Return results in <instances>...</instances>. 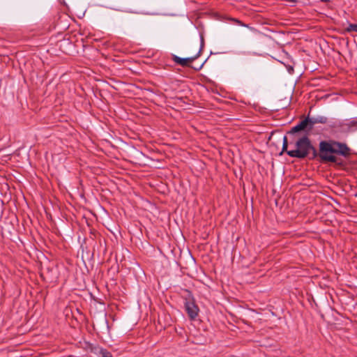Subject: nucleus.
Segmentation results:
<instances>
[{"label":"nucleus","mask_w":357,"mask_h":357,"mask_svg":"<svg viewBox=\"0 0 357 357\" xmlns=\"http://www.w3.org/2000/svg\"><path fill=\"white\" fill-rule=\"evenodd\" d=\"M334 153L347 156L350 154V149L345 144L337 142L321 141L319 143V156L321 160L337 162V158L333 155Z\"/></svg>","instance_id":"nucleus-1"},{"label":"nucleus","mask_w":357,"mask_h":357,"mask_svg":"<svg viewBox=\"0 0 357 357\" xmlns=\"http://www.w3.org/2000/svg\"><path fill=\"white\" fill-rule=\"evenodd\" d=\"M296 149L287 151V154L293 158H304L311 150L315 152L310 141L307 137L300 138L296 143Z\"/></svg>","instance_id":"nucleus-2"},{"label":"nucleus","mask_w":357,"mask_h":357,"mask_svg":"<svg viewBox=\"0 0 357 357\" xmlns=\"http://www.w3.org/2000/svg\"><path fill=\"white\" fill-rule=\"evenodd\" d=\"M314 119L310 117H307L305 119L301 121L298 125L291 128V132L295 133L301 130H306L307 132L311 131L315 123H312Z\"/></svg>","instance_id":"nucleus-3"},{"label":"nucleus","mask_w":357,"mask_h":357,"mask_svg":"<svg viewBox=\"0 0 357 357\" xmlns=\"http://www.w3.org/2000/svg\"><path fill=\"white\" fill-rule=\"evenodd\" d=\"M200 52H201V50L199 49L198 52L195 56H190L188 58H185V59L180 58L176 55H174L173 61L176 63L179 64L180 66H181L183 67L189 66L190 63L191 62H192L194 60H195L197 57L199 56Z\"/></svg>","instance_id":"nucleus-4"},{"label":"nucleus","mask_w":357,"mask_h":357,"mask_svg":"<svg viewBox=\"0 0 357 357\" xmlns=\"http://www.w3.org/2000/svg\"><path fill=\"white\" fill-rule=\"evenodd\" d=\"M185 310L190 319H195L199 312V308L192 301H188L185 303Z\"/></svg>","instance_id":"nucleus-5"},{"label":"nucleus","mask_w":357,"mask_h":357,"mask_svg":"<svg viewBox=\"0 0 357 357\" xmlns=\"http://www.w3.org/2000/svg\"><path fill=\"white\" fill-rule=\"evenodd\" d=\"M314 121L312 123H326L327 122V118L325 116H318V117H312Z\"/></svg>","instance_id":"nucleus-6"},{"label":"nucleus","mask_w":357,"mask_h":357,"mask_svg":"<svg viewBox=\"0 0 357 357\" xmlns=\"http://www.w3.org/2000/svg\"><path fill=\"white\" fill-rule=\"evenodd\" d=\"M346 31L348 32H357V24H351L347 28Z\"/></svg>","instance_id":"nucleus-7"},{"label":"nucleus","mask_w":357,"mask_h":357,"mask_svg":"<svg viewBox=\"0 0 357 357\" xmlns=\"http://www.w3.org/2000/svg\"><path fill=\"white\" fill-rule=\"evenodd\" d=\"M99 354L100 355H101L102 357H112V354L104 349H100L99 351Z\"/></svg>","instance_id":"nucleus-8"},{"label":"nucleus","mask_w":357,"mask_h":357,"mask_svg":"<svg viewBox=\"0 0 357 357\" xmlns=\"http://www.w3.org/2000/svg\"><path fill=\"white\" fill-rule=\"evenodd\" d=\"M287 146H288L287 138L286 136H284L283 138L282 151L287 152L288 151H287Z\"/></svg>","instance_id":"nucleus-9"},{"label":"nucleus","mask_w":357,"mask_h":357,"mask_svg":"<svg viewBox=\"0 0 357 357\" xmlns=\"http://www.w3.org/2000/svg\"><path fill=\"white\" fill-rule=\"evenodd\" d=\"M321 1H324V2H325V1H328V0H321Z\"/></svg>","instance_id":"nucleus-10"},{"label":"nucleus","mask_w":357,"mask_h":357,"mask_svg":"<svg viewBox=\"0 0 357 357\" xmlns=\"http://www.w3.org/2000/svg\"><path fill=\"white\" fill-rule=\"evenodd\" d=\"M354 123H356V124H357V121H356V122H355Z\"/></svg>","instance_id":"nucleus-11"}]
</instances>
